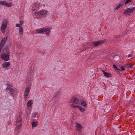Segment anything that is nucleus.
<instances>
[{
    "mask_svg": "<svg viewBox=\"0 0 135 135\" xmlns=\"http://www.w3.org/2000/svg\"><path fill=\"white\" fill-rule=\"evenodd\" d=\"M51 29L49 28H43L39 29L36 30L35 33H43L45 32V34L48 36H49V32H50Z\"/></svg>",
    "mask_w": 135,
    "mask_h": 135,
    "instance_id": "f257e3e1",
    "label": "nucleus"
},
{
    "mask_svg": "<svg viewBox=\"0 0 135 135\" xmlns=\"http://www.w3.org/2000/svg\"><path fill=\"white\" fill-rule=\"evenodd\" d=\"M70 107L73 108L72 104H80V101L76 97H71L69 102Z\"/></svg>",
    "mask_w": 135,
    "mask_h": 135,
    "instance_id": "f03ea898",
    "label": "nucleus"
},
{
    "mask_svg": "<svg viewBox=\"0 0 135 135\" xmlns=\"http://www.w3.org/2000/svg\"><path fill=\"white\" fill-rule=\"evenodd\" d=\"M47 13V11L46 10H44L38 12H35V14L37 18H40L46 15Z\"/></svg>",
    "mask_w": 135,
    "mask_h": 135,
    "instance_id": "7ed1b4c3",
    "label": "nucleus"
},
{
    "mask_svg": "<svg viewBox=\"0 0 135 135\" xmlns=\"http://www.w3.org/2000/svg\"><path fill=\"white\" fill-rule=\"evenodd\" d=\"M105 41V40H102L92 42H90L88 43L87 45L88 46H89L90 45L91 46V44H92L94 46L97 47L98 45L104 43Z\"/></svg>",
    "mask_w": 135,
    "mask_h": 135,
    "instance_id": "20e7f679",
    "label": "nucleus"
},
{
    "mask_svg": "<svg viewBox=\"0 0 135 135\" xmlns=\"http://www.w3.org/2000/svg\"><path fill=\"white\" fill-rule=\"evenodd\" d=\"M7 21L6 20H4L2 23L1 26V30L3 33H4L6 29L7 26Z\"/></svg>",
    "mask_w": 135,
    "mask_h": 135,
    "instance_id": "39448f33",
    "label": "nucleus"
},
{
    "mask_svg": "<svg viewBox=\"0 0 135 135\" xmlns=\"http://www.w3.org/2000/svg\"><path fill=\"white\" fill-rule=\"evenodd\" d=\"M9 54H5L4 53H2L1 55V57L4 60L7 61L9 59Z\"/></svg>",
    "mask_w": 135,
    "mask_h": 135,
    "instance_id": "423d86ee",
    "label": "nucleus"
},
{
    "mask_svg": "<svg viewBox=\"0 0 135 135\" xmlns=\"http://www.w3.org/2000/svg\"><path fill=\"white\" fill-rule=\"evenodd\" d=\"M135 10V7H133L131 9L127 8L124 11V13L125 14L129 15L131 13L134 11Z\"/></svg>",
    "mask_w": 135,
    "mask_h": 135,
    "instance_id": "0eeeda50",
    "label": "nucleus"
},
{
    "mask_svg": "<svg viewBox=\"0 0 135 135\" xmlns=\"http://www.w3.org/2000/svg\"><path fill=\"white\" fill-rule=\"evenodd\" d=\"M73 108H78L79 110L81 112H84L85 111V108H83L79 105H78L76 104H72Z\"/></svg>",
    "mask_w": 135,
    "mask_h": 135,
    "instance_id": "6e6552de",
    "label": "nucleus"
},
{
    "mask_svg": "<svg viewBox=\"0 0 135 135\" xmlns=\"http://www.w3.org/2000/svg\"><path fill=\"white\" fill-rule=\"evenodd\" d=\"M30 90V88H26L25 91L24 96V99L25 100H26L27 98V96L28 94L29 93Z\"/></svg>",
    "mask_w": 135,
    "mask_h": 135,
    "instance_id": "1a4fd4ad",
    "label": "nucleus"
},
{
    "mask_svg": "<svg viewBox=\"0 0 135 135\" xmlns=\"http://www.w3.org/2000/svg\"><path fill=\"white\" fill-rule=\"evenodd\" d=\"M76 130L79 132H80L81 129L82 128V127L81 125L79 123H76Z\"/></svg>",
    "mask_w": 135,
    "mask_h": 135,
    "instance_id": "9d476101",
    "label": "nucleus"
},
{
    "mask_svg": "<svg viewBox=\"0 0 135 135\" xmlns=\"http://www.w3.org/2000/svg\"><path fill=\"white\" fill-rule=\"evenodd\" d=\"M133 66V64H126L124 65V66L125 68H132Z\"/></svg>",
    "mask_w": 135,
    "mask_h": 135,
    "instance_id": "9b49d317",
    "label": "nucleus"
},
{
    "mask_svg": "<svg viewBox=\"0 0 135 135\" xmlns=\"http://www.w3.org/2000/svg\"><path fill=\"white\" fill-rule=\"evenodd\" d=\"M102 71L105 76L108 78L112 76V75L111 74L105 72L104 70H103Z\"/></svg>",
    "mask_w": 135,
    "mask_h": 135,
    "instance_id": "f8f14e48",
    "label": "nucleus"
},
{
    "mask_svg": "<svg viewBox=\"0 0 135 135\" xmlns=\"http://www.w3.org/2000/svg\"><path fill=\"white\" fill-rule=\"evenodd\" d=\"M2 66L3 68H7L9 66L10 63L9 62H4L2 64Z\"/></svg>",
    "mask_w": 135,
    "mask_h": 135,
    "instance_id": "ddd939ff",
    "label": "nucleus"
},
{
    "mask_svg": "<svg viewBox=\"0 0 135 135\" xmlns=\"http://www.w3.org/2000/svg\"><path fill=\"white\" fill-rule=\"evenodd\" d=\"M8 89L11 92V95L12 96H13V92H14V90H13V89L12 88H11V87H7L6 89V90H7Z\"/></svg>",
    "mask_w": 135,
    "mask_h": 135,
    "instance_id": "4468645a",
    "label": "nucleus"
},
{
    "mask_svg": "<svg viewBox=\"0 0 135 135\" xmlns=\"http://www.w3.org/2000/svg\"><path fill=\"white\" fill-rule=\"evenodd\" d=\"M3 53L5 54H9V51L7 47L5 48L3 50Z\"/></svg>",
    "mask_w": 135,
    "mask_h": 135,
    "instance_id": "2eb2a0df",
    "label": "nucleus"
},
{
    "mask_svg": "<svg viewBox=\"0 0 135 135\" xmlns=\"http://www.w3.org/2000/svg\"><path fill=\"white\" fill-rule=\"evenodd\" d=\"M22 121V119L20 116L18 117L16 120L17 123H19Z\"/></svg>",
    "mask_w": 135,
    "mask_h": 135,
    "instance_id": "dca6fc26",
    "label": "nucleus"
},
{
    "mask_svg": "<svg viewBox=\"0 0 135 135\" xmlns=\"http://www.w3.org/2000/svg\"><path fill=\"white\" fill-rule=\"evenodd\" d=\"M12 5V4L11 3H7L6 2L5 6L8 7H11Z\"/></svg>",
    "mask_w": 135,
    "mask_h": 135,
    "instance_id": "f3484780",
    "label": "nucleus"
},
{
    "mask_svg": "<svg viewBox=\"0 0 135 135\" xmlns=\"http://www.w3.org/2000/svg\"><path fill=\"white\" fill-rule=\"evenodd\" d=\"M37 124V122H32V127H34L36 126Z\"/></svg>",
    "mask_w": 135,
    "mask_h": 135,
    "instance_id": "a211bd4d",
    "label": "nucleus"
},
{
    "mask_svg": "<svg viewBox=\"0 0 135 135\" xmlns=\"http://www.w3.org/2000/svg\"><path fill=\"white\" fill-rule=\"evenodd\" d=\"M40 3H34V6L36 8H38L40 7Z\"/></svg>",
    "mask_w": 135,
    "mask_h": 135,
    "instance_id": "6ab92c4d",
    "label": "nucleus"
},
{
    "mask_svg": "<svg viewBox=\"0 0 135 135\" xmlns=\"http://www.w3.org/2000/svg\"><path fill=\"white\" fill-rule=\"evenodd\" d=\"M80 103H81V104L82 105L84 106L85 107H86V103L85 102L81 101V102H80Z\"/></svg>",
    "mask_w": 135,
    "mask_h": 135,
    "instance_id": "aec40b11",
    "label": "nucleus"
},
{
    "mask_svg": "<svg viewBox=\"0 0 135 135\" xmlns=\"http://www.w3.org/2000/svg\"><path fill=\"white\" fill-rule=\"evenodd\" d=\"M19 33L21 35H22L23 33V28L22 26L19 28Z\"/></svg>",
    "mask_w": 135,
    "mask_h": 135,
    "instance_id": "412c9836",
    "label": "nucleus"
},
{
    "mask_svg": "<svg viewBox=\"0 0 135 135\" xmlns=\"http://www.w3.org/2000/svg\"><path fill=\"white\" fill-rule=\"evenodd\" d=\"M32 104V100H30L28 101L27 103V106L28 107L30 106Z\"/></svg>",
    "mask_w": 135,
    "mask_h": 135,
    "instance_id": "4be33fe9",
    "label": "nucleus"
},
{
    "mask_svg": "<svg viewBox=\"0 0 135 135\" xmlns=\"http://www.w3.org/2000/svg\"><path fill=\"white\" fill-rule=\"evenodd\" d=\"M125 0H122L121 2L119 3V5L121 6H122L124 4V2Z\"/></svg>",
    "mask_w": 135,
    "mask_h": 135,
    "instance_id": "5701e85b",
    "label": "nucleus"
},
{
    "mask_svg": "<svg viewBox=\"0 0 135 135\" xmlns=\"http://www.w3.org/2000/svg\"><path fill=\"white\" fill-rule=\"evenodd\" d=\"M125 0H122L121 2L119 3V5L121 6H122L124 4V2Z\"/></svg>",
    "mask_w": 135,
    "mask_h": 135,
    "instance_id": "b1692460",
    "label": "nucleus"
},
{
    "mask_svg": "<svg viewBox=\"0 0 135 135\" xmlns=\"http://www.w3.org/2000/svg\"><path fill=\"white\" fill-rule=\"evenodd\" d=\"M125 0H122L121 2L119 3V5L121 6H122L124 4V2Z\"/></svg>",
    "mask_w": 135,
    "mask_h": 135,
    "instance_id": "393cba45",
    "label": "nucleus"
},
{
    "mask_svg": "<svg viewBox=\"0 0 135 135\" xmlns=\"http://www.w3.org/2000/svg\"><path fill=\"white\" fill-rule=\"evenodd\" d=\"M125 67L124 66H124H120V71H124L125 69Z\"/></svg>",
    "mask_w": 135,
    "mask_h": 135,
    "instance_id": "a878e982",
    "label": "nucleus"
},
{
    "mask_svg": "<svg viewBox=\"0 0 135 135\" xmlns=\"http://www.w3.org/2000/svg\"><path fill=\"white\" fill-rule=\"evenodd\" d=\"M6 2L4 1H0V4L2 5H5Z\"/></svg>",
    "mask_w": 135,
    "mask_h": 135,
    "instance_id": "bb28decb",
    "label": "nucleus"
},
{
    "mask_svg": "<svg viewBox=\"0 0 135 135\" xmlns=\"http://www.w3.org/2000/svg\"><path fill=\"white\" fill-rule=\"evenodd\" d=\"M113 66L114 68L116 69V71H117V70H118V71L120 70V69L117 68V66L113 64Z\"/></svg>",
    "mask_w": 135,
    "mask_h": 135,
    "instance_id": "cd10ccee",
    "label": "nucleus"
},
{
    "mask_svg": "<svg viewBox=\"0 0 135 135\" xmlns=\"http://www.w3.org/2000/svg\"><path fill=\"white\" fill-rule=\"evenodd\" d=\"M132 0H126L125 2V4H126L129 2H131Z\"/></svg>",
    "mask_w": 135,
    "mask_h": 135,
    "instance_id": "c85d7f7f",
    "label": "nucleus"
},
{
    "mask_svg": "<svg viewBox=\"0 0 135 135\" xmlns=\"http://www.w3.org/2000/svg\"><path fill=\"white\" fill-rule=\"evenodd\" d=\"M37 113H34L32 115V117H33L35 118L36 117V116L37 114Z\"/></svg>",
    "mask_w": 135,
    "mask_h": 135,
    "instance_id": "c756f323",
    "label": "nucleus"
},
{
    "mask_svg": "<svg viewBox=\"0 0 135 135\" xmlns=\"http://www.w3.org/2000/svg\"><path fill=\"white\" fill-rule=\"evenodd\" d=\"M121 7L119 4L115 8V10H118L119 8H120Z\"/></svg>",
    "mask_w": 135,
    "mask_h": 135,
    "instance_id": "7c9ffc66",
    "label": "nucleus"
},
{
    "mask_svg": "<svg viewBox=\"0 0 135 135\" xmlns=\"http://www.w3.org/2000/svg\"><path fill=\"white\" fill-rule=\"evenodd\" d=\"M16 26L17 27H21V26L20 24L17 23L16 25Z\"/></svg>",
    "mask_w": 135,
    "mask_h": 135,
    "instance_id": "2f4dec72",
    "label": "nucleus"
},
{
    "mask_svg": "<svg viewBox=\"0 0 135 135\" xmlns=\"http://www.w3.org/2000/svg\"><path fill=\"white\" fill-rule=\"evenodd\" d=\"M20 24L22 26V24L23 23V21H22V20L20 21Z\"/></svg>",
    "mask_w": 135,
    "mask_h": 135,
    "instance_id": "473e14b6",
    "label": "nucleus"
},
{
    "mask_svg": "<svg viewBox=\"0 0 135 135\" xmlns=\"http://www.w3.org/2000/svg\"><path fill=\"white\" fill-rule=\"evenodd\" d=\"M120 37V36H117V37H116V39L117 40H119Z\"/></svg>",
    "mask_w": 135,
    "mask_h": 135,
    "instance_id": "72a5a7b5",
    "label": "nucleus"
},
{
    "mask_svg": "<svg viewBox=\"0 0 135 135\" xmlns=\"http://www.w3.org/2000/svg\"><path fill=\"white\" fill-rule=\"evenodd\" d=\"M132 56V54H129L128 55V57H130Z\"/></svg>",
    "mask_w": 135,
    "mask_h": 135,
    "instance_id": "f704fd0d",
    "label": "nucleus"
},
{
    "mask_svg": "<svg viewBox=\"0 0 135 135\" xmlns=\"http://www.w3.org/2000/svg\"><path fill=\"white\" fill-rule=\"evenodd\" d=\"M19 116H20V117H21V115L22 114V113L21 112H20L19 113Z\"/></svg>",
    "mask_w": 135,
    "mask_h": 135,
    "instance_id": "c9c22d12",
    "label": "nucleus"
},
{
    "mask_svg": "<svg viewBox=\"0 0 135 135\" xmlns=\"http://www.w3.org/2000/svg\"><path fill=\"white\" fill-rule=\"evenodd\" d=\"M22 125L21 124H19L18 127H20Z\"/></svg>",
    "mask_w": 135,
    "mask_h": 135,
    "instance_id": "e433bc0d",
    "label": "nucleus"
},
{
    "mask_svg": "<svg viewBox=\"0 0 135 135\" xmlns=\"http://www.w3.org/2000/svg\"><path fill=\"white\" fill-rule=\"evenodd\" d=\"M59 94V93H57L56 94H55V97H56V95H58Z\"/></svg>",
    "mask_w": 135,
    "mask_h": 135,
    "instance_id": "4c0bfd02",
    "label": "nucleus"
},
{
    "mask_svg": "<svg viewBox=\"0 0 135 135\" xmlns=\"http://www.w3.org/2000/svg\"><path fill=\"white\" fill-rule=\"evenodd\" d=\"M87 49V48H86V47L85 49H84V50H86V49Z\"/></svg>",
    "mask_w": 135,
    "mask_h": 135,
    "instance_id": "58836bf2",
    "label": "nucleus"
}]
</instances>
